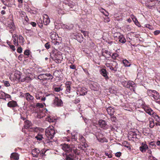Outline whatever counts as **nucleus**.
<instances>
[{"label": "nucleus", "instance_id": "obj_1", "mask_svg": "<svg viewBox=\"0 0 160 160\" xmlns=\"http://www.w3.org/2000/svg\"><path fill=\"white\" fill-rule=\"evenodd\" d=\"M14 44L16 46H19V44L22 45L24 42V39L22 36L21 35L18 36L16 34L12 35Z\"/></svg>", "mask_w": 160, "mask_h": 160}, {"label": "nucleus", "instance_id": "obj_2", "mask_svg": "<svg viewBox=\"0 0 160 160\" xmlns=\"http://www.w3.org/2000/svg\"><path fill=\"white\" fill-rule=\"evenodd\" d=\"M55 133L54 127L52 126L48 128L45 131V135L48 140L53 138Z\"/></svg>", "mask_w": 160, "mask_h": 160}, {"label": "nucleus", "instance_id": "obj_3", "mask_svg": "<svg viewBox=\"0 0 160 160\" xmlns=\"http://www.w3.org/2000/svg\"><path fill=\"white\" fill-rule=\"evenodd\" d=\"M122 84L124 87L129 88L131 91L135 92L137 86L133 82L131 81L128 82L125 81L123 82Z\"/></svg>", "mask_w": 160, "mask_h": 160}, {"label": "nucleus", "instance_id": "obj_4", "mask_svg": "<svg viewBox=\"0 0 160 160\" xmlns=\"http://www.w3.org/2000/svg\"><path fill=\"white\" fill-rule=\"evenodd\" d=\"M148 94L152 100H157L159 98L158 93L155 90H149L148 91Z\"/></svg>", "mask_w": 160, "mask_h": 160}, {"label": "nucleus", "instance_id": "obj_5", "mask_svg": "<svg viewBox=\"0 0 160 160\" xmlns=\"http://www.w3.org/2000/svg\"><path fill=\"white\" fill-rule=\"evenodd\" d=\"M136 117L138 121L143 122L146 120V116L145 113L139 111L136 113Z\"/></svg>", "mask_w": 160, "mask_h": 160}, {"label": "nucleus", "instance_id": "obj_6", "mask_svg": "<svg viewBox=\"0 0 160 160\" xmlns=\"http://www.w3.org/2000/svg\"><path fill=\"white\" fill-rule=\"evenodd\" d=\"M38 78L43 80H52L53 78L52 76L49 73L41 74L38 76Z\"/></svg>", "mask_w": 160, "mask_h": 160}, {"label": "nucleus", "instance_id": "obj_7", "mask_svg": "<svg viewBox=\"0 0 160 160\" xmlns=\"http://www.w3.org/2000/svg\"><path fill=\"white\" fill-rule=\"evenodd\" d=\"M62 148L66 153H69L72 151V149L70 146H68V144H64L62 145Z\"/></svg>", "mask_w": 160, "mask_h": 160}, {"label": "nucleus", "instance_id": "obj_8", "mask_svg": "<svg viewBox=\"0 0 160 160\" xmlns=\"http://www.w3.org/2000/svg\"><path fill=\"white\" fill-rule=\"evenodd\" d=\"M53 104L57 106H62L63 105V102L61 99L57 97H55L54 100Z\"/></svg>", "mask_w": 160, "mask_h": 160}, {"label": "nucleus", "instance_id": "obj_9", "mask_svg": "<svg viewBox=\"0 0 160 160\" xmlns=\"http://www.w3.org/2000/svg\"><path fill=\"white\" fill-rule=\"evenodd\" d=\"M24 96L26 100L29 102L33 103L34 102V98L33 96L31 95L29 93H25Z\"/></svg>", "mask_w": 160, "mask_h": 160}, {"label": "nucleus", "instance_id": "obj_10", "mask_svg": "<svg viewBox=\"0 0 160 160\" xmlns=\"http://www.w3.org/2000/svg\"><path fill=\"white\" fill-rule=\"evenodd\" d=\"M98 124L100 127L104 129L108 128V126L105 121L103 120H100L98 122Z\"/></svg>", "mask_w": 160, "mask_h": 160}, {"label": "nucleus", "instance_id": "obj_11", "mask_svg": "<svg viewBox=\"0 0 160 160\" xmlns=\"http://www.w3.org/2000/svg\"><path fill=\"white\" fill-rule=\"evenodd\" d=\"M90 88L94 91H98L100 88V86L97 82H93L90 86Z\"/></svg>", "mask_w": 160, "mask_h": 160}, {"label": "nucleus", "instance_id": "obj_12", "mask_svg": "<svg viewBox=\"0 0 160 160\" xmlns=\"http://www.w3.org/2000/svg\"><path fill=\"white\" fill-rule=\"evenodd\" d=\"M8 107L10 108H14L18 106V104L16 101L12 100L9 101L7 104Z\"/></svg>", "mask_w": 160, "mask_h": 160}, {"label": "nucleus", "instance_id": "obj_13", "mask_svg": "<svg viewBox=\"0 0 160 160\" xmlns=\"http://www.w3.org/2000/svg\"><path fill=\"white\" fill-rule=\"evenodd\" d=\"M43 22L44 25H47L50 22V20L48 16L44 14L43 16Z\"/></svg>", "mask_w": 160, "mask_h": 160}, {"label": "nucleus", "instance_id": "obj_14", "mask_svg": "<svg viewBox=\"0 0 160 160\" xmlns=\"http://www.w3.org/2000/svg\"><path fill=\"white\" fill-rule=\"evenodd\" d=\"M50 36L52 41L57 40L58 38V34L54 31H52L50 33Z\"/></svg>", "mask_w": 160, "mask_h": 160}, {"label": "nucleus", "instance_id": "obj_15", "mask_svg": "<svg viewBox=\"0 0 160 160\" xmlns=\"http://www.w3.org/2000/svg\"><path fill=\"white\" fill-rule=\"evenodd\" d=\"M71 83L69 82H67L65 83V87L66 90L65 91V93L68 94L70 93L71 90Z\"/></svg>", "mask_w": 160, "mask_h": 160}, {"label": "nucleus", "instance_id": "obj_16", "mask_svg": "<svg viewBox=\"0 0 160 160\" xmlns=\"http://www.w3.org/2000/svg\"><path fill=\"white\" fill-rule=\"evenodd\" d=\"M102 52V56L106 58H109L111 56L110 52L107 50L103 49Z\"/></svg>", "mask_w": 160, "mask_h": 160}, {"label": "nucleus", "instance_id": "obj_17", "mask_svg": "<svg viewBox=\"0 0 160 160\" xmlns=\"http://www.w3.org/2000/svg\"><path fill=\"white\" fill-rule=\"evenodd\" d=\"M53 58L54 61L57 63H61L62 59V56L60 55H55Z\"/></svg>", "mask_w": 160, "mask_h": 160}, {"label": "nucleus", "instance_id": "obj_18", "mask_svg": "<svg viewBox=\"0 0 160 160\" xmlns=\"http://www.w3.org/2000/svg\"><path fill=\"white\" fill-rule=\"evenodd\" d=\"M40 151L37 148H35L32 151V156L34 157H38Z\"/></svg>", "mask_w": 160, "mask_h": 160}, {"label": "nucleus", "instance_id": "obj_19", "mask_svg": "<svg viewBox=\"0 0 160 160\" xmlns=\"http://www.w3.org/2000/svg\"><path fill=\"white\" fill-rule=\"evenodd\" d=\"M148 148V147L146 144L142 143L141 146L139 147V149L140 151L142 152H145L147 149Z\"/></svg>", "mask_w": 160, "mask_h": 160}, {"label": "nucleus", "instance_id": "obj_20", "mask_svg": "<svg viewBox=\"0 0 160 160\" xmlns=\"http://www.w3.org/2000/svg\"><path fill=\"white\" fill-rule=\"evenodd\" d=\"M101 74L106 79H108V77L107 75V72L105 69L103 68L100 71Z\"/></svg>", "mask_w": 160, "mask_h": 160}, {"label": "nucleus", "instance_id": "obj_21", "mask_svg": "<svg viewBox=\"0 0 160 160\" xmlns=\"http://www.w3.org/2000/svg\"><path fill=\"white\" fill-rule=\"evenodd\" d=\"M107 110L108 113L111 116L113 115L115 112L114 109L111 107L108 108Z\"/></svg>", "mask_w": 160, "mask_h": 160}, {"label": "nucleus", "instance_id": "obj_22", "mask_svg": "<svg viewBox=\"0 0 160 160\" xmlns=\"http://www.w3.org/2000/svg\"><path fill=\"white\" fill-rule=\"evenodd\" d=\"M8 27L9 28L11 29V30H10V31L11 33H12V32L15 29V27L14 23L12 22H10L8 24Z\"/></svg>", "mask_w": 160, "mask_h": 160}, {"label": "nucleus", "instance_id": "obj_23", "mask_svg": "<svg viewBox=\"0 0 160 160\" xmlns=\"http://www.w3.org/2000/svg\"><path fill=\"white\" fill-rule=\"evenodd\" d=\"M137 135L134 132H130L128 135V138L132 139V138L134 139L137 138Z\"/></svg>", "mask_w": 160, "mask_h": 160}, {"label": "nucleus", "instance_id": "obj_24", "mask_svg": "<svg viewBox=\"0 0 160 160\" xmlns=\"http://www.w3.org/2000/svg\"><path fill=\"white\" fill-rule=\"evenodd\" d=\"M144 110L146 112L150 115H153L154 113V112L153 110L150 108H146Z\"/></svg>", "mask_w": 160, "mask_h": 160}, {"label": "nucleus", "instance_id": "obj_25", "mask_svg": "<svg viewBox=\"0 0 160 160\" xmlns=\"http://www.w3.org/2000/svg\"><path fill=\"white\" fill-rule=\"evenodd\" d=\"M119 41L121 43H124L126 42V40L122 35L121 34L118 38Z\"/></svg>", "mask_w": 160, "mask_h": 160}, {"label": "nucleus", "instance_id": "obj_26", "mask_svg": "<svg viewBox=\"0 0 160 160\" xmlns=\"http://www.w3.org/2000/svg\"><path fill=\"white\" fill-rule=\"evenodd\" d=\"M7 3L5 4L9 7H12V5L14 4V0H6Z\"/></svg>", "mask_w": 160, "mask_h": 160}, {"label": "nucleus", "instance_id": "obj_27", "mask_svg": "<svg viewBox=\"0 0 160 160\" xmlns=\"http://www.w3.org/2000/svg\"><path fill=\"white\" fill-rule=\"evenodd\" d=\"M149 127L152 128H153L155 126V124L154 121V120L152 118H149Z\"/></svg>", "mask_w": 160, "mask_h": 160}, {"label": "nucleus", "instance_id": "obj_28", "mask_svg": "<svg viewBox=\"0 0 160 160\" xmlns=\"http://www.w3.org/2000/svg\"><path fill=\"white\" fill-rule=\"evenodd\" d=\"M31 125V122L28 120H26L25 122V124L24 125V128H28Z\"/></svg>", "mask_w": 160, "mask_h": 160}, {"label": "nucleus", "instance_id": "obj_29", "mask_svg": "<svg viewBox=\"0 0 160 160\" xmlns=\"http://www.w3.org/2000/svg\"><path fill=\"white\" fill-rule=\"evenodd\" d=\"M87 91L85 88H82L80 91V94L81 95H84L87 93Z\"/></svg>", "mask_w": 160, "mask_h": 160}, {"label": "nucleus", "instance_id": "obj_30", "mask_svg": "<svg viewBox=\"0 0 160 160\" xmlns=\"http://www.w3.org/2000/svg\"><path fill=\"white\" fill-rule=\"evenodd\" d=\"M35 138L38 141H41L42 140L43 138L42 135L41 133H38V135L35 137Z\"/></svg>", "mask_w": 160, "mask_h": 160}, {"label": "nucleus", "instance_id": "obj_31", "mask_svg": "<svg viewBox=\"0 0 160 160\" xmlns=\"http://www.w3.org/2000/svg\"><path fill=\"white\" fill-rule=\"evenodd\" d=\"M31 79L30 77H27L22 78L21 79V81L22 82L25 81L26 82H28L30 81L31 80Z\"/></svg>", "mask_w": 160, "mask_h": 160}, {"label": "nucleus", "instance_id": "obj_32", "mask_svg": "<svg viewBox=\"0 0 160 160\" xmlns=\"http://www.w3.org/2000/svg\"><path fill=\"white\" fill-rule=\"evenodd\" d=\"M76 38L78 39V40L79 41V42L82 41L83 40V37L82 35L80 33L78 34L76 36Z\"/></svg>", "mask_w": 160, "mask_h": 160}, {"label": "nucleus", "instance_id": "obj_33", "mask_svg": "<svg viewBox=\"0 0 160 160\" xmlns=\"http://www.w3.org/2000/svg\"><path fill=\"white\" fill-rule=\"evenodd\" d=\"M5 93L2 91H0V99L6 100L5 98Z\"/></svg>", "mask_w": 160, "mask_h": 160}, {"label": "nucleus", "instance_id": "obj_34", "mask_svg": "<svg viewBox=\"0 0 160 160\" xmlns=\"http://www.w3.org/2000/svg\"><path fill=\"white\" fill-rule=\"evenodd\" d=\"M123 63L125 67H129L130 65V63L126 59L123 60Z\"/></svg>", "mask_w": 160, "mask_h": 160}, {"label": "nucleus", "instance_id": "obj_35", "mask_svg": "<svg viewBox=\"0 0 160 160\" xmlns=\"http://www.w3.org/2000/svg\"><path fill=\"white\" fill-rule=\"evenodd\" d=\"M20 72L17 71L16 73H15L14 74V76L16 78V79H18V80H20L21 77L20 75Z\"/></svg>", "mask_w": 160, "mask_h": 160}, {"label": "nucleus", "instance_id": "obj_36", "mask_svg": "<svg viewBox=\"0 0 160 160\" xmlns=\"http://www.w3.org/2000/svg\"><path fill=\"white\" fill-rule=\"evenodd\" d=\"M98 141L101 142H107L108 140L105 138H97Z\"/></svg>", "mask_w": 160, "mask_h": 160}, {"label": "nucleus", "instance_id": "obj_37", "mask_svg": "<svg viewBox=\"0 0 160 160\" xmlns=\"http://www.w3.org/2000/svg\"><path fill=\"white\" fill-rule=\"evenodd\" d=\"M47 151V150L45 149L42 150H41V152L40 151L39 154L40 156H41V157L46 156V155L45 154V153H46Z\"/></svg>", "mask_w": 160, "mask_h": 160}, {"label": "nucleus", "instance_id": "obj_38", "mask_svg": "<svg viewBox=\"0 0 160 160\" xmlns=\"http://www.w3.org/2000/svg\"><path fill=\"white\" fill-rule=\"evenodd\" d=\"M110 65L114 67V68H116V70H117L118 64L116 62L113 61L111 63Z\"/></svg>", "mask_w": 160, "mask_h": 160}, {"label": "nucleus", "instance_id": "obj_39", "mask_svg": "<svg viewBox=\"0 0 160 160\" xmlns=\"http://www.w3.org/2000/svg\"><path fill=\"white\" fill-rule=\"evenodd\" d=\"M82 147L81 146H79V148H81V149H83V148H86L88 147V144L85 142H82Z\"/></svg>", "mask_w": 160, "mask_h": 160}, {"label": "nucleus", "instance_id": "obj_40", "mask_svg": "<svg viewBox=\"0 0 160 160\" xmlns=\"http://www.w3.org/2000/svg\"><path fill=\"white\" fill-rule=\"evenodd\" d=\"M3 82L6 87H9L10 86V84L8 81H3Z\"/></svg>", "mask_w": 160, "mask_h": 160}, {"label": "nucleus", "instance_id": "obj_41", "mask_svg": "<svg viewBox=\"0 0 160 160\" xmlns=\"http://www.w3.org/2000/svg\"><path fill=\"white\" fill-rule=\"evenodd\" d=\"M81 32L82 33L85 37H87L88 35V32L86 31H84L83 30H81Z\"/></svg>", "mask_w": 160, "mask_h": 160}, {"label": "nucleus", "instance_id": "obj_42", "mask_svg": "<svg viewBox=\"0 0 160 160\" xmlns=\"http://www.w3.org/2000/svg\"><path fill=\"white\" fill-rule=\"evenodd\" d=\"M73 152L74 153L77 155H79L80 154V152L78 151V150L77 148L73 149Z\"/></svg>", "mask_w": 160, "mask_h": 160}, {"label": "nucleus", "instance_id": "obj_43", "mask_svg": "<svg viewBox=\"0 0 160 160\" xmlns=\"http://www.w3.org/2000/svg\"><path fill=\"white\" fill-rule=\"evenodd\" d=\"M62 28L64 29H69L70 28V27L69 26L64 24H62Z\"/></svg>", "mask_w": 160, "mask_h": 160}, {"label": "nucleus", "instance_id": "obj_44", "mask_svg": "<svg viewBox=\"0 0 160 160\" xmlns=\"http://www.w3.org/2000/svg\"><path fill=\"white\" fill-rule=\"evenodd\" d=\"M35 114H37V115H35V116H37V118H41L42 117H43L42 116H41V113H39V112L38 113V112H36V113Z\"/></svg>", "mask_w": 160, "mask_h": 160}, {"label": "nucleus", "instance_id": "obj_45", "mask_svg": "<svg viewBox=\"0 0 160 160\" xmlns=\"http://www.w3.org/2000/svg\"><path fill=\"white\" fill-rule=\"evenodd\" d=\"M79 139L80 141L82 142H85V139L82 136H81V137H80Z\"/></svg>", "mask_w": 160, "mask_h": 160}, {"label": "nucleus", "instance_id": "obj_46", "mask_svg": "<svg viewBox=\"0 0 160 160\" xmlns=\"http://www.w3.org/2000/svg\"><path fill=\"white\" fill-rule=\"evenodd\" d=\"M155 146V143L152 142H151L149 143V146L150 148H152L153 147H154Z\"/></svg>", "mask_w": 160, "mask_h": 160}, {"label": "nucleus", "instance_id": "obj_47", "mask_svg": "<svg viewBox=\"0 0 160 160\" xmlns=\"http://www.w3.org/2000/svg\"><path fill=\"white\" fill-rule=\"evenodd\" d=\"M149 160H157V159L151 155H149Z\"/></svg>", "mask_w": 160, "mask_h": 160}, {"label": "nucleus", "instance_id": "obj_48", "mask_svg": "<svg viewBox=\"0 0 160 160\" xmlns=\"http://www.w3.org/2000/svg\"><path fill=\"white\" fill-rule=\"evenodd\" d=\"M133 21L135 22V24L137 25V26L139 27L140 26V24L138 22V21L137 20V19L136 18L135 19V20L133 19Z\"/></svg>", "mask_w": 160, "mask_h": 160}, {"label": "nucleus", "instance_id": "obj_49", "mask_svg": "<svg viewBox=\"0 0 160 160\" xmlns=\"http://www.w3.org/2000/svg\"><path fill=\"white\" fill-rule=\"evenodd\" d=\"M109 67L110 69L112 70H113L114 71H116L117 70H116V68H114L111 65Z\"/></svg>", "mask_w": 160, "mask_h": 160}, {"label": "nucleus", "instance_id": "obj_50", "mask_svg": "<svg viewBox=\"0 0 160 160\" xmlns=\"http://www.w3.org/2000/svg\"><path fill=\"white\" fill-rule=\"evenodd\" d=\"M56 40H57L52 41V42L55 45H59V42Z\"/></svg>", "mask_w": 160, "mask_h": 160}, {"label": "nucleus", "instance_id": "obj_51", "mask_svg": "<svg viewBox=\"0 0 160 160\" xmlns=\"http://www.w3.org/2000/svg\"><path fill=\"white\" fill-rule=\"evenodd\" d=\"M24 54L27 56H28L30 54L29 50H25L24 52Z\"/></svg>", "mask_w": 160, "mask_h": 160}, {"label": "nucleus", "instance_id": "obj_52", "mask_svg": "<svg viewBox=\"0 0 160 160\" xmlns=\"http://www.w3.org/2000/svg\"><path fill=\"white\" fill-rule=\"evenodd\" d=\"M121 35V34L120 33L118 32H116L113 34V36L114 37H118V38L119 37V35Z\"/></svg>", "mask_w": 160, "mask_h": 160}, {"label": "nucleus", "instance_id": "obj_53", "mask_svg": "<svg viewBox=\"0 0 160 160\" xmlns=\"http://www.w3.org/2000/svg\"><path fill=\"white\" fill-rule=\"evenodd\" d=\"M154 118L155 119L156 121L157 122H159V121L160 120V119L159 118L158 115H155Z\"/></svg>", "mask_w": 160, "mask_h": 160}, {"label": "nucleus", "instance_id": "obj_54", "mask_svg": "<svg viewBox=\"0 0 160 160\" xmlns=\"http://www.w3.org/2000/svg\"><path fill=\"white\" fill-rule=\"evenodd\" d=\"M54 90L56 92H58L61 90V89L60 87H56L54 88Z\"/></svg>", "mask_w": 160, "mask_h": 160}, {"label": "nucleus", "instance_id": "obj_55", "mask_svg": "<svg viewBox=\"0 0 160 160\" xmlns=\"http://www.w3.org/2000/svg\"><path fill=\"white\" fill-rule=\"evenodd\" d=\"M36 106L38 107L42 108L43 107V105L42 104L39 103H37L36 104Z\"/></svg>", "mask_w": 160, "mask_h": 160}, {"label": "nucleus", "instance_id": "obj_56", "mask_svg": "<svg viewBox=\"0 0 160 160\" xmlns=\"http://www.w3.org/2000/svg\"><path fill=\"white\" fill-rule=\"evenodd\" d=\"M17 52L19 53H21L22 52V49L21 47H19L17 49Z\"/></svg>", "mask_w": 160, "mask_h": 160}, {"label": "nucleus", "instance_id": "obj_57", "mask_svg": "<svg viewBox=\"0 0 160 160\" xmlns=\"http://www.w3.org/2000/svg\"><path fill=\"white\" fill-rule=\"evenodd\" d=\"M45 47L47 49H48L50 48V45L48 42H47L45 44Z\"/></svg>", "mask_w": 160, "mask_h": 160}, {"label": "nucleus", "instance_id": "obj_58", "mask_svg": "<svg viewBox=\"0 0 160 160\" xmlns=\"http://www.w3.org/2000/svg\"><path fill=\"white\" fill-rule=\"evenodd\" d=\"M121 155V153L120 152H117L115 153V156L119 157H120Z\"/></svg>", "mask_w": 160, "mask_h": 160}, {"label": "nucleus", "instance_id": "obj_59", "mask_svg": "<svg viewBox=\"0 0 160 160\" xmlns=\"http://www.w3.org/2000/svg\"><path fill=\"white\" fill-rule=\"evenodd\" d=\"M10 48L12 49V50L14 51L15 50V46L13 45H9Z\"/></svg>", "mask_w": 160, "mask_h": 160}, {"label": "nucleus", "instance_id": "obj_60", "mask_svg": "<svg viewBox=\"0 0 160 160\" xmlns=\"http://www.w3.org/2000/svg\"><path fill=\"white\" fill-rule=\"evenodd\" d=\"M160 32V31L159 30H156L153 33L155 35H157Z\"/></svg>", "mask_w": 160, "mask_h": 160}, {"label": "nucleus", "instance_id": "obj_61", "mask_svg": "<svg viewBox=\"0 0 160 160\" xmlns=\"http://www.w3.org/2000/svg\"><path fill=\"white\" fill-rule=\"evenodd\" d=\"M105 155L106 156H107L109 158H111L112 157V155L108 153H105Z\"/></svg>", "mask_w": 160, "mask_h": 160}, {"label": "nucleus", "instance_id": "obj_62", "mask_svg": "<svg viewBox=\"0 0 160 160\" xmlns=\"http://www.w3.org/2000/svg\"><path fill=\"white\" fill-rule=\"evenodd\" d=\"M145 27L147 28H149L150 29H151L152 28V26L149 24H147L145 25Z\"/></svg>", "mask_w": 160, "mask_h": 160}, {"label": "nucleus", "instance_id": "obj_63", "mask_svg": "<svg viewBox=\"0 0 160 160\" xmlns=\"http://www.w3.org/2000/svg\"><path fill=\"white\" fill-rule=\"evenodd\" d=\"M65 159L66 160H74L73 158L69 157L68 156H66Z\"/></svg>", "mask_w": 160, "mask_h": 160}, {"label": "nucleus", "instance_id": "obj_64", "mask_svg": "<svg viewBox=\"0 0 160 160\" xmlns=\"http://www.w3.org/2000/svg\"><path fill=\"white\" fill-rule=\"evenodd\" d=\"M70 68L71 69H74L76 68V66L72 64L70 66Z\"/></svg>", "mask_w": 160, "mask_h": 160}]
</instances>
